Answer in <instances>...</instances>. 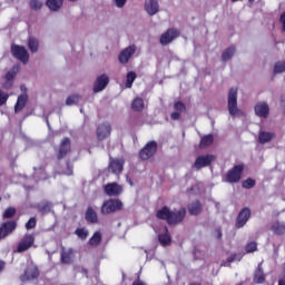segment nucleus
Returning <instances> with one entry per match:
<instances>
[{"label": "nucleus", "instance_id": "1", "mask_svg": "<svg viewBox=\"0 0 285 285\" xmlns=\"http://www.w3.org/2000/svg\"><path fill=\"white\" fill-rule=\"evenodd\" d=\"M156 218L167 222L168 226H178V224H181L186 219V209L185 207L170 209V207L164 206L156 212Z\"/></svg>", "mask_w": 285, "mask_h": 285}, {"label": "nucleus", "instance_id": "2", "mask_svg": "<svg viewBox=\"0 0 285 285\" xmlns=\"http://www.w3.org/2000/svg\"><path fill=\"white\" fill-rule=\"evenodd\" d=\"M124 210V203L118 198H109L105 200L101 205V215H111V213H117Z\"/></svg>", "mask_w": 285, "mask_h": 285}, {"label": "nucleus", "instance_id": "3", "mask_svg": "<svg viewBox=\"0 0 285 285\" xmlns=\"http://www.w3.org/2000/svg\"><path fill=\"white\" fill-rule=\"evenodd\" d=\"M70 153H72V141L70 138L65 137L56 150V159L57 161H61L62 159H66Z\"/></svg>", "mask_w": 285, "mask_h": 285}, {"label": "nucleus", "instance_id": "4", "mask_svg": "<svg viewBox=\"0 0 285 285\" xmlns=\"http://www.w3.org/2000/svg\"><path fill=\"white\" fill-rule=\"evenodd\" d=\"M242 175H244V164L235 165L225 175L227 184H239L242 181Z\"/></svg>", "mask_w": 285, "mask_h": 285}, {"label": "nucleus", "instance_id": "5", "mask_svg": "<svg viewBox=\"0 0 285 285\" xmlns=\"http://www.w3.org/2000/svg\"><path fill=\"white\" fill-rule=\"evenodd\" d=\"M227 108L230 117H237V114L240 112L239 107H237V88L235 87L229 89Z\"/></svg>", "mask_w": 285, "mask_h": 285}, {"label": "nucleus", "instance_id": "6", "mask_svg": "<svg viewBox=\"0 0 285 285\" xmlns=\"http://www.w3.org/2000/svg\"><path fill=\"white\" fill-rule=\"evenodd\" d=\"M157 154V141L150 140L148 141L142 149L139 151V158L141 161H148V159L155 157Z\"/></svg>", "mask_w": 285, "mask_h": 285}, {"label": "nucleus", "instance_id": "7", "mask_svg": "<svg viewBox=\"0 0 285 285\" xmlns=\"http://www.w3.org/2000/svg\"><path fill=\"white\" fill-rule=\"evenodd\" d=\"M11 55L14 57V59H18L22 63H28V61H30V55L28 53V50H26V47L23 46L12 45Z\"/></svg>", "mask_w": 285, "mask_h": 285}, {"label": "nucleus", "instance_id": "8", "mask_svg": "<svg viewBox=\"0 0 285 285\" xmlns=\"http://www.w3.org/2000/svg\"><path fill=\"white\" fill-rule=\"evenodd\" d=\"M104 193L108 197H119L124 193V186L118 183H108L104 185Z\"/></svg>", "mask_w": 285, "mask_h": 285}, {"label": "nucleus", "instance_id": "9", "mask_svg": "<svg viewBox=\"0 0 285 285\" xmlns=\"http://www.w3.org/2000/svg\"><path fill=\"white\" fill-rule=\"evenodd\" d=\"M35 245V235L33 234H26L21 242L18 244L17 252L18 253H26V250L32 248Z\"/></svg>", "mask_w": 285, "mask_h": 285}, {"label": "nucleus", "instance_id": "10", "mask_svg": "<svg viewBox=\"0 0 285 285\" xmlns=\"http://www.w3.org/2000/svg\"><path fill=\"white\" fill-rule=\"evenodd\" d=\"M111 132H112V127L110 126L109 122L100 124L96 130L98 141H104L105 139H108Z\"/></svg>", "mask_w": 285, "mask_h": 285}, {"label": "nucleus", "instance_id": "11", "mask_svg": "<svg viewBox=\"0 0 285 285\" xmlns=\"http://www.w3.org/2000/svg\"><path fill=\"white\" fill-rule=\"evenodd\" d=\"M177 37H179V31L175 28H169L160 36V45L168 46V43H173Z\"/></svg>", "mask_w": 285, "mask_h": 285}, {"label": "nucleus", "instance_id": "12", "mask_svg": "<svg viewBox=\"0 0 285 285\" xmlns=\"http://www.w3.org/2000/svg\"><path fill=\"white\" fill-rule=\"evenodd\" d=\"M17 230V222L16 220H8L2 223L0 226V239H6L8 235H12Z\"/></svg>", "mask_w": 285, "mask_h": 285}, {"label": "nucleus", "instance_id": "13", "mask_svg": "<svg viewBox=\"0 0 285 285\" xmlns=\"http://www.w3.org/2000/svg\"><path fill=\"white\" fill-rule=\"evenodd\" d=\"M213 161H215L214 155H210V154L202 155L196 158L194 166L195 168H197V170H202V168H206V166H210Z\"/></svg>", "mask_w": 285, "mask_h": 285}, {"label": "nucleus", "instance_id": "14", "mask_svg": "<svg viewBox=\"0 0 285 285\" xmlns=\"http://www.w3.org/2000/svg\"><path fill=\"white\" fill-rule=\"evenodd\" d=\"M248 219H250V208L244 207L236 218V228H244L246 224L248 223Z\"/></svg>", "mask_w": 285, "mask_h": 285}, {"label": "nucleus", "instance_id": "15", "mask_svg": "<svg viewBox=\"0 0 285 285\" xmlns=\"http://www.w3.org/2000/svg\"><path fill=\"white\" fill-rule=\"evenodd\" d=\"M108 83H110V78L106 73L98 76L94 82V92H101L106 90Z\"/></svg>", "mask_w": 285, "mask_h": 285}, {"label": "nucleus", "instance_id": "16", "mask_svg": "<svg viewBox=\"0 0 285 285\" xmlns=\"http://www.w3.org/2000/svg\"><path fill=\"white\" fill-rule=\"evenodd\" d=\"M254 110L256 117H261L262 119H268V115H271V107H268V102H257Z\"/></svg>", "mask_w": 285, "mask_h": 285}, {"label": "nucleus", "instance_id": "17", "mask_svg": "<svg viewBox=\"0 0 285 285\" xmlns=\"http://www.w3.org/2000/svg\"><path fill=\"white\" fill-rule=\"evenodd\" d=\"M108 168L114 175H121V173H124V160L119 158H111L109 160Z\"/></svg>", "mask_w": 285, "mask_h": 285}, {"label": "nucleus", "instance_id": "18", "mask_svg": "<svg viewBox=\"0 0 285 285\" xmlns=\"http://www.w3.org/2000/svg\"><path fill=\"white\" fill-rule=\"evenodd\" d=\"M136 51L137 48L135 46L127 47L119 53L118 61L121 63H128V61H130V57H132Z\"/></svg>", "mask_w": 285, "mask_h": 285}, {"label": "nucleus", "instance_id": "19", "mask_svg": "<svg viewBox=\"0 0 285 285\" xmlns=\"http://www.w3.org/2000/svg\"><path fill=\"white\" fill-rule=\"evenodd\" d=\"M39 277V269L36 267L27 268L22 275H20L21 282H32Z\"/></svg>", "mask_w": 285, "mask_h": 285}, {"label": "nucleus", "instance_id": "20", "mask_svg": "<svg viewBox=\"0 0 285 285\" xmlns=\"http://www.w3.org/2000/svg\"><path fill=\"white\" fill-rule=\"evenodd\" d=\"M145 10L150 16L157 14V12H159V2H157V0H146Z\"/></svg>", "mask_w": 285, "mask_h": 285}, {"label": "nucleus", "instance_id": "21", "mask_svg": "<svg viewBox=\"0 0 285 285\" xmlns=\"http://www.w3.org/2000/svg\"><path fill=\"white\" fill-rule=\"evenodd\" d=\"M75 256V249H62L60 254L61 264H72V257Z\"/></svg>", "mask_w": 285, "mask_h": 285}, {"label": "nucleus", "instance_id": "22", "mask_svg": "<svg viewBox=\"0 0 285 285\" xmlns=\"http://www.w3.org/2000/svg\"><path fill=\"white\" fill-rule=\"evenodd\" d=\"M254 282L255 284H264V282H266V275L264 274L262 263L258 264L257 268L254 272Z\"/></svg>", "mask_w": 285, "mask_h": 285}, {"label": "nucleus", "instance_id": "23", "mask_svg": "<svg viewBox=\"0 0 285 285\" xmlns=\"http://www.w3.org/2000/svg\"><path fill=\"white\" fill-rule=\"evenodd\" d=\"M275 139V132L271 131H259L258 132V142L262 145L269 144V141H273Z\"/></svg>", "mask_w": 285, "mask_h": 285}, {"label": "nucleus", "instance_id": "24", "mask_svg": "<svg viewBox=\"0 0 285 285\" xmlns=\"http://www.w3.org/2000/svg\"><path fill=\"white\" fill-rule=\"evenodd\" d=\"M158 240L161 246H170L173 239L170 238L167 226L164 227V233L158 235Z\"/></svg>", "mask_w": 285, "mask_h": 285}, {"label": "nucleus", "instance_id": "25", "mask_svg": "<svg viewBox=\"0 0 285 285\" xmlns=\"http://www.w3.org/2000/svg\"><path fill=\"white\" fill-rule=\"evenodd\" d=\"M85 219L89 222V224H98L99 217L97 216V212L92 209V207H88L85 214Z\"/></svg>", "mask_w": 285, "mask_h": 285}, {"label": "nucleus", "instance_id": "26", "mask_svg": "<svg viewBox=\"0 0 285 285\" xmlns=\"http://www.w3.org/2000/svg\"><path fill=\"white\" fill-rule=\"evenodd\" d=\"M36 208L42 215H46L52 210V204L48 200H42L41 203L36 205Z\"/></svg>", "mask_w": 285, "mask_h": 285}, {"label": "nucleus", "instance_id": "27", "mask_svg": "<svg viewBox=\"0 0 285 285\" xmlns=\"http://www.w3.org/2000/svg\"><path fill=\"white\" fill-rule=\"evenodd\" d=\"M47 8L51 10V12H57L61 10V7L63 6V0H47L46 1Z\"/></svg>", "mask_w": 285, "mask_h": 285}, {"label": "nucleus", "instance_id": "28", "mask_svg": "<svg viewBox=\"0 0 285 285\" xmlns=\"http://www.w3.org/2000/svg\"><path fill=\"white\" fill-rule=\"evenodd\" d=\"M26 104H28V96L20 95L14 105V112H21V110H23V108H26Z\"/></svg>", "mask_w": 285, "mask_h": 285}, {"label": "nucleus", "instance_id": "29", "mask_svg": "<svg viewBox=\"0 0 285 285\" xmlns=\"http://www.w3.org/2000/svg\"><path fill=\"white\" fill-rule=\"evenodd\" d=\"M213 141H215V137L213 134L205 135L199 142V148H208V146H213Z\"/></svg>", "mask_w": 285, "mask_h": 285}, {"label": "nucleus", "instance_id": "30", "mask_svg": "<svg viewBox=\"0 0 285 285\" xmlns=\"http://www.w3.org/2000/svg\"><path fill=\"white\" fill-rule=\"evenodd\" d=\"M188 212L191 215H199L202 213V203L199 200L193 202L188 206Z\"/></svg>", "mask_w": 285, "mask_h": 285}, {"label": "nucleus", "instance_id": "31", "mask_svg": "<svg viewBox=\"0 0 285 285\" xmlns=\"http://www.w3.org/2000/svg\"><path fill=\"white\" fill-rule=\"evenodd\" d=\"M144 99L142 98H135L131 102V108L135 110V112H141L144 110Z\"/></svg>", "mask_w": 285, "mask_h": 285}, {"label": "nucleus", "instance_id": "32", "mask_svg": "<svg viewBox=\"0 0 285 285\" xmlns=\"http://www.w3.org/2000/svg\"><path fill=\"white\" fill-rule=\"evenodd\" d=\"M136 79H137V72L135 71L127 72L126 82H125L126 88H132V83H135Z\"/></svg>", "mask_w": 285, "mask_h": 285}, {"label": "nucleus", "instance_id": "33", "mask_svg": "<svg viewBox=\"0 0 285 285\" xmlns=\"http://www.w3.org/2000/svg\"><path fill=\"white\" fill-rule=\"evenodd\" d=\"M88 244L89 246H99L101 244V233L95 232Z\"/></svg>", "mask_w": 285, "mask_h": 285}, {"label": "nucleus", "instance_id": "34", "mask_svg": "<svg viewBox=\"0 0 285 285\" xmlns=\"http://www.w3.org/2000/svg\"><path fill=\"white\" fill-rule=\"evenodd\" d=\"M233 55H235V46H232L227 48L225 51H223L222 60L229 61V59H233Z\"/></svg>", "mask_w": 285, "mask_h": 285}, {"label": "nucleus", "instance_id": "35", "mask_svg": "<svg viewBox=\"0 0 285 285\" xmlns=\"http://www.w3.org/2000/svg\"><path fill=\"white\" fill-rule=\"evenodd\" d=\"M28 47L30 52H37V50H39V40L35 37H30L28 40Z\"/></svg>", "mask_w": 285, "mask_h": 285}, {"label": "nucleus", "instance_id": "36", "mask_svg": "<svg viewBox=\"0 0 285 285\" xmlns=\"http://www.w3.org/2000/svg\"><path fill=\"white\" fill-rule=\"evenodd\" d=\"M272 230L275 233V235H284L285 224H282L279 222L274 223L273 226H272Z\"/></svg>", "mask_w": 285, "mask_h": 285}, {"label": "nucleus", "instance_id": "37", "mask_svg": "<svg viewBox=\"0 0 285 285\" xmlns=\"http://www.w3.org/2000/svg\"><path fill=\"white\" fill-rule=\"evenodd\" d=\"M29 8L35 11L41 10L43 8V2H41V0H30Z\"/></svg>", "mask_w": 285, "mask_h": 285}, {"label": "nucleus", "instance_id": "38", "mask_svg": "<svg viewBox=\"0 0 285 285\" xmlns=\"http://www.w3.org/2000/svg\"><path fill=\"white\" fill-rule=\"evenodd\" d=\"M79 99H81L80 95H71L67 98L66 105L67 106H76V104H79Z\"/></svg>", "mask_w": 285, "mask_h": 285}, {"label": "nucleus", "instance_id": "39", "mask_svg": "<svg viewBox=\"0 0 285 285\" xmlns=\"http://www.w3.org/2000/svg\"><path fill=\"white\" fill-rule=\"evenodd\" d=\"M75 235H77V237H79V239H88V229H86L83 227H78L75 230Z\"/></svg>", "mask_w": 285, "mask_h": 285}, {"label": "nucleus", "instance_id": "40", "mask_svg": "<svg viewBox=\"0 0 285 285\" xmlns=\"http://www.w3.org/2000/svg\"><path fill=\"white\" fill-rule=\"evenodd\" d=\"M281 72H285V61H277L274 65V75H281Z\"/></svg>", "mask_w": 285, "mask_h": 285}, {"label": "nucleus", "instance_id": "41", "mask_svg": "<svg viewBox=\"0 0 285 285\" xmlns=\"http://www.w3.org/2000/svg\"><path fill=\"white\" fill-rule=\"evenodd\" d=\"M255 184H256L255 179H253V178H247L246 180H244V181L242 183V186H243L244 188H246L247 190H250V188H255Z\"/></svg>", "mask_w": 285, "mask_h": 285}, {"label": "nucleus", "instance_id": "42", "mask_svg": "<svg viewBox=\"0 0 285 285\" xmlns=\"http://www.w3.org/2000/svg\"><path fill=\"white\" fill-rule=\"evenodd\" d=\"M174 110H176V112H186V105L181 101H176L174 104Z\"/></svg>", "mask_w": 285, "mask_h": 285}, {"label": "nucleus", "instance_id": "43", "mask_svg": "<svg viewBox=\"0 0 285 285\" xmlns=\"http://www.w3.org/2000/svg\"><path fill=\"white\" fill-rule=\"evenodd\" d=\"M16 213H17V209H14L13 207L7 208V209L4 210V213H3V219H11V217H12L13 215H16Z\"/></svg>", "mask_w": 285, "mask_h": 285}, {"label": "nucleus", "instance_id": "44", "mask_svg": "<svg viewBox=\"0 0 285 285\" xmlns=\"http://www.w3.org/2000/svg\"><path fill=\"white\" fill-rule=\"evenodd\" d=\"M246 253H255L257 250V243L256 242H249L245 246Z\"/></svg>", "mask_w": 285, "mask_h": 285}, {"label": "nucleus", "instance_id": "45", "mask_svg": "<svg viewBox=\"0 0 285 285\" xmlns=\"http://www.w3.org/2000/svg\"><path fill=\"white\" fill-rule=\"evenodd\" d=\"M37 227V218L31 217L27 223H26V228L27 230H32V228Z\"/></svg>", "mask_w": 285, "mask_h": 285}, {"label": "nucleus", "instance_id": "46", "mask_svg": "<svg viewBox=\"0 0 285 285\" xmlns=\"http://www.w3.org/2000/svg\"><path fill=\"white\" fill-rule=\"evenodd\" d=\"M9 95L0 90V106H6L9 99Z\"/></svg>", "mask_w": 285, "mask_h": 285}, {"label": "nucleus", "instance_id": "47", "mask_svg": "<svg viewBox=\"0 0 285 285\" xmlns=\"http://www.w3.org/2000/svg\"><path fill=\"white\" fill-rule=\"evenodd\" d=\"M170 119L173 121H179L181 119V112L179 111H174L170 114Z\"/></svg>", "mask_w": 285, "mask_h": 285}, {"label": "nucleus", "instance_id": "48", "mask_svg": "<svg viewBox=\"0 0 285 285\" xmlns=\"http://www.w3.org/2000/svg\"><path fill=\"white\" fill-rule=\"evenodd\" d=\"M14 77H17V71H8L6 75L7 81H12V79H14Z\"/></svg>", "mask_w": 285, "mask_h": 285}, {"label": "nucleus", "instance_id": "49", "mask_svg": "<svg viewBox=\"0 0 285 285\" xmlns=\"http://www.w3.org/2000/svg\"><path fill=\"white\" fill-rule=\"evenodd\" d=\"M66 166H67V170L65 171V175H68V176H70V175H72V164L70 163V160H68L67 163H66Z\"/></svg>", "mask_w": 285, "mask_h": 285}, {"label": "nucleus", "instance_id": "50", "mask_svg": "<svg viewBox=\"0 0 285 285\" xmlns=\"http://www.w3.org/2000/svg\"><path fill=\"white\" fill-rule=\"evenodd\" d=\"M126 1L128 0H116L117 8H124L126 6Z\"/></svg>", "mask_w": 285, "mask_h": 285}, {"label": "nucleus", "instance_id": "51", "mask_svg": "<svg viewBox=\"0 0 285 285\" xmlns=\"http://www.w3.org/2000/svg\"><path fill=\"white\" fill-rule=\"evenodd\" d=\"M131 285H147L146 283H144V281H140L139 276L136 281H134V283Z\"/></svg>", "mask_w": 285, "mask_h": 285}, {"label": "nucleus", "instance_id": "52", "mask_svg": "<svg viewBox=\"0 0 285 285\" xmlns=\"http://www.w3.org/2000/svg\"><path fill=\"white\" fill-rule=\"evenodd\" d=\"M235 257H236V255L229 256V257L227 258V262H228L229 264H233V262H235Z\"/></svg>", "mask_w": 285, "mask_h": 285}, {"label": "nucleus", "instance_id": "53", "mask_svg": "<svg viewBox=\"0 0 285 285\" xmlns=\"http://www.w3.org/2000/svg\"><path fill=\"white\" fill-rule=\"evenodd\" d=\"M6 268V263L3 261H0V273Z\"/></svg>", "mask_w": 285, "mask_h": 285}, {"label": "nucleus", "instance_id": "54", "mask_svg": "<svg viewBox=\"0 0 285 285\" xmlns=\"http://www.w3.org/2000/svg\"><path fill=\"white\" fill-rule=\"evenodd\" d=\"M81 273L82 275H85V277H88V269L82 267Z\"/></svg>", "mask_w": 285, "mask_h": 285}, {"label": "nucleus", "instance_id": "55", "mask_svg": "<svg viewBox=\"0 0 285 285\" xmlns=\"http://www.w3.org/2000/svg\"><path fill=\"white\" fill-rule=\"evenodd\" d=\"M217 233H218V239H222V229H218Z\"/></svg>", "mask_w": 285, "mask_h": 285}, {"label": "nucleus", "instance_id": "56", "mask_svg": "<svg viewBox=\"0 0 285 285\" xmlns=\"http://www.w3.org/2000/svg\"><path fill=\"white\" fill-rule=\"evenodd\" d=\"M278 285H285V281L284 279H279L278 281Z\"/></svg>", "mask_w": 285, "mask_h": 285}, {"label": "nucleus", "instance_id": "57", "mask_svg": "<svg viewBox=\"0 0 285 285\" xmlns=\"http://www.w3.org/2000/svg\"><path fill=\"white\" fill-rule=\"evenodd\" d=\"M248 1H249V3H254L255 0H248Z\"/></svg>", "mask_w": 285, "mask_h": 285}]
</instances>
